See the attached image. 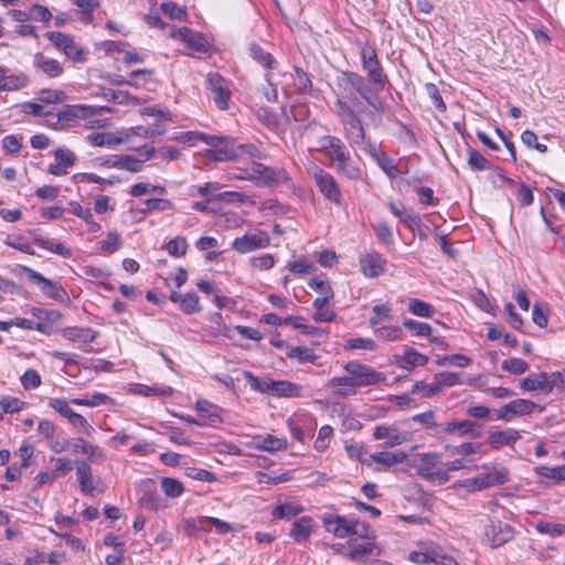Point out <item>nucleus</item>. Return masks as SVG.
<instances>
[{"mask_svg":"<svg viewBox=\"0 0 565 565\" xmlns=\"http://www.w3.org/2000/svg\"><path fill=\"white\" fill-rule=\"evenodd\" d=\"M347 376H337L330 380L329 385L339 386L337 394L341 397L356 394L358 387L372 386L386 381V376L370 365L362 364L359 361H349L344 365Z\"/></svg>","mask_w":565,"mask_h":565,"instance_id":"1","label":"nucleus"},{"mask_svg":"<svg viewBox=\"0 0 565 565\" xmlns=\"http://www.w3.org/2000/svg\"><path fill=\"white\" fill-rule=\"evenodd\" d=\"M334 107L347 140L351 146L362 145L365 139V130L360 115L365 113V106L359 100L350 104L339 98L334 103Z\"/></svg>","mask_w":565,"mask_h":565,"instance_id":"2","label":"nucleus"},{"mask_svg":"<svg viewBox=\"0 0 565 565\" xmlns=\"http://www.w3.org/2000/svg\"><path fill=\"white\" fill-rule=\"evenodd\" d=\"M243 376L256 392L280 397H299L301 395V387L289 381L259 379L249 371H243Z\"/></svg>","mask_w":565,"mask_h":565,"instance_id":"3","label":"nucleus"},{"mask_svg":"<svg viewBox=\"0 0 565 565\" xmlns=\"http://www.w3.org/2000/svg\"><path fill=\"white\" fill-rule=\"evenodd\" d=\"M411 466L418 476L426 480H437L439 484H444L449 480V475L444 469L441 455L438 452L419 454L412 460Z\"/></svg>","mask_w":565,"mask_h":565,"instance_id":"4","label":"nucleus"},{"mask_svg":"<svg viewBox=\"0 0 565 565\" xmlns=\"http://www.w3.org/2000/svg\"><path fill=\"white\" fill-rule=\"evenodd\" d=\"M247 178L248 181L262 186L275 188L286 184L290 188L292 185L291 178L285 169L267 167L260 162L252 163L250 173Z\"/></svg>","mask_w":565,"mask_h":565,"instance_id":"5","label":"nucleus"},{"mask_svg":"<svg viewBox=\"0 0 565 565\" xmlns=\"http://www.w3.org/2000/svg\"><path fill=\"white\" fill-rule=\"evenodd\" d=\"M324 529L339 539L352 535L370 539V526L359 521H349L340 515H324L322 518Z\"/></svg>","mask_w":565,"mask_h":565,"instance_id":"6","label":"nucleus"},{"mask_svg":"<svg viewBox=\"0 0 565 565\" xmlns=\"http://www.w3.org/2000/svg\"><path fill=\"white\" fill-rule=\"evenodd\" d=\"M362 68L367 75V81L375 86L376 89H383L388 82V77L379 61L376 50L374 47H363L361 51Z\"/></svg>","mask_w":565,"mask_h":565,"instance_id":"7","label":"nucleus"},{"mask_svg":"<svg viewBox=\"0 0 565 565\" xmlns=\"http://www.w3.org/2000/svg\"><path fill=\"white\" fill-rule=\"evenodd\" d=\"M309 173L313 178L316 185L323 196L330 202L340 205L342 202V194L333 175L318 166H313Z\"/></svg>","mask_w":565,"mask_h":565,"instance_id":"8","label":"nucleus"},{"mask_svg":"<svg viewBox=\"0 0 565 565\" xmlns=\"http://www.w3.org/2000/svg\"><path fill=\"white\" fill-rule=\"evenodd\" d=\"M26 274L29 281L38 285L44 296L56 301H65L68 298L66 290L56 281H53L34 269L21 266Z\"/></svg>","mask_w":565,"mask_h":565,"instance_id":"9","label":"nucleus"},{"mask_svg":"<svg viewBox=\"0 0 565 565\" xmlns=\"http://www.w3.org/2000/svg\"><path fill=\"white\" fill-rule=\"evenodd\" d=\"M269 242L270 239L267 232L253 230L242 237H236L232 243V248L239 254H247L267 247Z\"/></svg>","mask_w":565,"mask_h":565,"instance_id":"10","label":"nucleus"},{"mask_svg":"<svg viewBox=\"0 0 565 565\" xmlns=\"http://www.w3.org/2000/svg\"><path fill=\"white\" fill-rule=\"evenodd\" d=\"M319 143V151H321L327 157L335 160L339 170H344L348 161L350 160V156L345 150L342 140L335 136L328 135L321 137Z\"/></svg>","mask_w":565,"mask_h":565,"instance_id":"11","label":"nucleus"},{"mask_svg":"<svg viewBox=\"0 0 565 565\" xmlns=\"http://www.w3.org/2000/svg\"><path fill=\"white\" fill-rule=\"evenodd\" d=\"M207 88L212 93V99L218 109L225 110L228 108L231 90L227 86L226 79L218 73H209L206 76Z\"/></svg>","mask_w":565,"mask_h":565,"instance_id":"12","label":"nucleus"},{"mask_svg":"<svg viewBox=\"0 0 565 565\" xmlns=\"http://www.w3.org/2000/svg\"><path fill=\"white\" fill-rule=\"evenodd\" d=\"M74 466L76 469V477L79 483V489L85 494H93L95 490L103 492V488L99 486L103 484L100 477H95L93 475L92 467L85 460H76L74 461Z\"/></svg>","mask_w":565,"mask_h":565,"instance_id":"13","label":"nucleus"},{"mask_svg":"<svg viewBox=\"0 0 565 565\" xmlns=\"http://www.w3.org/2000/svg\"><path fill=\"white\" fill-rule=\"evenodd\" d=\"M106 107H94L87 105H66L57 113V121L68 125L75 124L78 119H86L99 115Z\"/></svg>","mask_w":565,"mask_h":565,"instance_id":"14","label":"nucleus"},{"mask_svg":"<svg viewBox=\"0 0 565 565\" xmlns=\"http://www.w3.org/2000/svg\"><path fill=\"white\" fill-rule=\"evenodd\" d=\"M340 83L345 90L355 92L364 100H369L371 94L376 89L363 76L350 71L342 72Z\"/></svg>","mask_w":565,"mask_h":565,"instance_id":"15","label":"nucleus"},{"mask_svg":"<svg viewBox=\"0 0 565 565\" xmlns=\"http://www.w3.org/2000/svg\"><path fill=\"white\" fill-rule=\"evenodd\" d=\"M45 36L54 44L55 47L62 50L68 58L76 62L84 61L83 50L75 44L74 39L71 35L58 31H51L46 32Z\"/></svg>","mask_w":565,"mask_h":565,"instance_id":"16","label":"nucleus"},{"mask_svg":"<svg viewBox=\"0 0 565 565\" xmlns=\"http://www.w3.org/2000/svg\"><path fill=\"white\" fill-rule=\"evenodd\" d=\"M537 407V405L524 398L514 399L500 409L497 411L495 419H501L504 422H511L516 416L530 415Z\"/></svg>","mask_w":565,"mask_h":565,"instance_id":"17","label":"nucleus"},{"mask_svg":"<svg viewBox=\"0 0 565 565\" xmlns=\"http://www.w3.org/2000/svg\"><path fill=\"white\" fill-rule=\"evenodd\" d=\"M170 36L172 39H180L188 44V46L196 52L205 53L209 44L206 39L186 26L175 29L174 26L170 30Z\"/></svg>","mask_w":565,"mask_h":565,"instance_id":"18","label":"nucleus"},{"mask_svg":"<svg viewBox=\"0 0 565 565\" xmlns=\"http://www.w3.org/2000/svg\"><path fill=\"white\" fill-rule=\"evenodd\" d=\"M359 263L367 278H376L385 273L386 259L375 250L361 255Z\"/></svg>","mask_w":565,"mask_h":565,"instance_id":"19","label":"nucleus"},{"mask_svg":"<svg viewBox=\"0 0 565 565\" xmlns=\"http://www.w3.org/2000/svg\"><path fill=\"white\" fill-rule=\"evenodd\" d=\"M486 535L491 547H499L512 540L514 531L508 523L502 521H492L486 531Z\"/></svg>","mask_w":565,"mask_h":565,"instance_id":"20","label":"nucleus"},{"mask_svg":"<svg viewBox=\"0 0 565 565\" xmlns=\"http://www.w3.org/2000/svg\"><path fill=\"white\" fill-rule=\"evenodd\" d=\"M237 147L233 138L223 137L215 149H207L206 157L214 161H233L237 158Z\"/></svg>","mask_w":565,"mask_h":565,"instance_id":"21","label":"nucleus"},{"mask_svg":"<svg viewBox=\"0 0 565 565\" xmlns=\"http://www.w3.org/2000/svg\"><path fill=\"white\" fill-rule=\"evenodd\" d=\"M55 163L49 166V173L52 175H64L66 169L76 162V154L68 148L60 147L54 151Z\"/></svg>","mask_w":565,"mask_h":565,"instance_id":"22","label":"nucleus"},{"mask_svg":"<svg viewBox=\"0 0 565 565\" xmlns=\"http://www.w3.org/2000/svg\"><path fill=\"white\" fill-rule=\"evenodd\" d=\"M33 66L50 78L58 77L64 72L63 65L57 60L44 53H36L34 55Z\"/></svg>","mask_w":565,"mask_h":565,"instance_id":"23","label":"nucleus"},{"mask_svg":"<svg viewBox=\"0 0 565 565\" xmlns=\"http://www.w3.org/2000/svg\"><path fill=\"white\" fill-rule=\"evenodd\" d=\"M139 504L142 508L152 511L162 510L167 507L164 500L157 492L154 484L151 480L145 482L142 494L139 498Z\"/></svg>","mask_w":565,"mask_h":565,"instance_id":"24","label":"nucleus"},{"mask_svg":"<svg viewBox=\"0 0 565 565\" xmlns=\"http://www.w3.org/2000/svg\"><path fill=\"white\" fill-rule=\"evenodd\" d=\"M388 209L401 222H403L411 231H414L415 227H419L422 224L420 216L413 212V210L407 209L401 202H390Z\"/></svg>","mask_w":565,"mask_h":565,"instance_id":"25","label":"nucleus"},{"mask_svg":"<svg viewBox=\"0 0 565 565\" xmlns=\"http://www.w3.org/2000/svg\"><path fill=\"white\" fill-rule=\"evenodd\" d=\"M30 235L32 236L33 243L46 250H50L51 253H54L56 255H60L64 258H70L72 256V250L63 243L53 239V238H45L38 234L35 231H30Z\"/></svg>","mask_w":565,"mask_h":565,"instance_id":"26","label":"nucleus"},{"mask_svg":"<svg viewBox=\"0 0 565 565\" xmlns=\"http://www.w3.org/2000/svg\"><path fill=\"white\" fill-rule=\"evenodd\" d=\"M373 436L375 439H386V446L387 447H395L399 446L409 439V434L398 433L395 428L388 427V426H377L374 429Z\"/></svg>","mask_w":565,"mask_h":565,"instance_id":"27","label":"nucleus"},{"mask_svg":"<svg viewBox=\"0 0 565 565\" xmlns=\"http://www.w3.org/2000/svg\"><path fill=\"white\" fill-rule=\"evenodd\" d=\"M394 363L401 369L411 370L418 365H426L428 358L413 348H407L403 355H394Z\"/></svg>","mask_w":565,"mask_h":565,"instance_id":"28","label":"nucleus"},{"mask_svg":"<svg viewBox=\"0 0 565 565\" xmlns=\"http://www.w3.org/2000/svg\"><path fill=\"white\" fill-rule=\"evenodd\" d=\"M520 438L521 435L518 430L509 428L505 430L491 433L489 435L488 441L492 448L499 449L503 446L514 444Z\"/></svg>","mask_w":565,"mask_h":565,"instance_id":"29","label":"nucleus"},{"mask_svg":"<svg viewBox=\"0 0 565 565\" xmlns=\"http://www.w3.org/2000/svg\"><path fill=\"white\" fill-rule=\"evenodd\" d=\"M61 334L68 341H78L83 343L94 342L97 337V332L90 328L76 327L65 328L61 331Z\"/></svg>","mask_w":565,"mask_h":565,"instance_id":"30","label":"nucleus"},{"mask_svg":"<svg viewBox=\"0 0 565 565\" xmlns=\"http://www.w3.org/2000/svg\"><path fill=\"white\" fill-rule=\"evenodd\" d=\"M313 524L315 522L312 518L302 516L292 523V527L290 530L289 535L296 542L305 541L311 535Z\"/></svg>","mask_w":565,"mask_h":565,"instance_id":"31","label":"nucleus"},{"mask_svg":"<svg viewBox=\"0 0 565 565\" xmlns=\"http://www.w3.org/2000/svg\"><path fill=\"white\" fill-rule=\"evenodd\" d=\"M477 424L471 420L461 422H449L440 427V431L447 434H458L459 436H472L476 437L478 434L475 431Z\"/></svg>","mask_w":565,"mask_h":565,"instance_id":"32","label":"nucleus"},{"mask_svg":"<svg viewBox=\"0 0 565 565\" xmlns=\"http://www.w3.org/2000/svg\"><path fill=\"white\" fill-rule=\"evenodd\" d=\"M287 439L278 438L274 435H266L264 437H258L255 440V448L258 450H264L268 452H275L287 448Z\"/></svg>","mask_w":565,"mask_h":565,"instance_id":"33","label":"nucleus"},{"mask_svg":"<svg viewBox=\"0 0 565 565\" xmlns=\"http://www.w3.org/2000/svg\"><path fill=\"white\" fill-rule=\"evenodd\" d=\"M545 372L532 373L529 376L522 379L519 383L521 390L525 392L540 391L545 394V390L548 385L544 382Z\"/></svg>","mask_w":565,"mask_h":565,"instance_id":"34","label":"nucleus"},{"mask_svg":"<svg viewBox=\"0 0 565 565\" xmlns=\"http://www.w3.org/2000/svg\"><path fill=\"white\" fill-rule=\"evenodd\" d=\"M370 457L376 463H380L385 468H391L397 463H402L406 459V454L404 451H380L372 454Z\"/></svg>","mask_w":565,"mask_h":565,"instance_id":"35","label":"nucleus"},{"mask_svg":"<svg viewBox=\"0 0 565 565\" xmlns=\"http://www.w3.org/2000/svg\"><path fill=\"white\" fill-rule=\"evenodd\" d=\"M87 140L94 147H114L122 143L125 139L111 132H93L87 136Z\"/></svg>","mask_w":565,"mask_h":565,"instance_id":"36","label":"nucleus"},{"mask_svg":"<svg viewBox=\"0 0 565 565\" xmlns=\"http://www.w3.org/2000/svg\"><path fill=\"white\" fill-rule=\"evenodd\" d=\"M195 408L201 417L207 418L211 424L221 423L220 407L206 399L196 402Z\"/></svg>","mask_w":565,"mask_h":565,"instance_id":"37","label":"nucleus"},{"mask_svg":"<svg viewBox=\"0 0 565 565\" xmlns=\"http://www.w3.org/2000/svg\"><path fill=\"white\" fill-rule=\"evenodd\" d=\"M460 383V377L454 372H441L435 375L434 388L429 394H438L445 386H455Z\"/></svg>","mask_w":565,"mask_h":565,"instance_id":"38","label":"nucleus"},{"mask_svg":"<svg viewBox=\"0 0 565 565\" xmlns=\"http://www.w3.org/2000/svg\"><path fill=\"white\" fill-rule=\"evenodd\" d=\"M206 524H210L211 526H213L216 531L217 534H226L228 532H231L233 530V526L223 521V520H220L217 518H213V516H199L198 520H196V526L198 529H201V530H206Z\"/></svg>","mask_w":565,"mask_h":565,"instance_id":"39","label":"nucleus"},{"mask_svg":"<svg viewBox=\"0 0 565 565\" xmlns=\"http://www.w3.org/2000/svg\"><path fill=\"white\" fill-rule=\"evenodd\" d=\"M79 443H82V452L87 456V459L92 463H104V461L106 460V455L99 446L89 444L83 438H79Z\"/></svg>","mask_w":565,"mask_h":565,"instance_id":"40","label":"nucleus"},{"mask_svg":"<svg viewBox=\"0 0 565 565\" xmlns=\"http://www.w3.org/2000/svg\"><path fill=\"white\" fill-rule=\"evenodd\" d=\"M303 511V508L301 505H297L290 502L282 503L277 505L273 512L271 515L274 519H280V520H290L298 514H300Z\"/></svg>","mask_w":565,"mask_h":565,"instance_id":"41","label":"nucleus"},{"mask_svg":"<svg viewBox=\"0 0 565 565\" xmlns=\"http://www.w3.org/2000/svg\"><path fill=\"white\" fill-rule=\"evenodd\" d=\"M29 82H30L29 76L25 73H23V72H20V73L14 74V75H7L6 74L4 81L1 84L2 85V90H17V89H21V88L26 87Z\"/></svg>","mask_w":565,"mask_h":565,"instance_id":"42","label":"nucleus"},{"mask_svg":"<svg viewBox=\"0 0 565 565\" xmlns=\"http://www.w3.org/2000/svg\"><path fill=\"white\" fill-rule=\"evenodd\" d=\"M160 484L163 493L169 498H179L184 491L182 482L174 478L163 477Z\"/></svg>","mask_w":565,"mask_h":565,"instance_id":"43","label":"nucleus"},{"mask_svg":"<svg viewBox=\"0 0 565 565\" xmlns=\"http://www.w3.org/2000/svg\"><path fill=\"white\" fill-rule=\"evenodd\" d=\"M537 476L555 480L557 482L565 481V465L556 467L539 466L534 468Z\"/></svg>","mask_w":565,"mask_h":565,"instance_id":"44","label":"nucleus"},{"mask_svg":"<svg viewBox=\"0 0 565 565\" xmlns=\"http://www.w3.org/2000/svg\"><path fill=\"white\" fill-rule=\"evenodd\" d=\"M249 55L252 56L253 60H255L257 63H259L266 68H271L273 64L275 63L273 56L255 43L249 45Z\"/></svg>","mask_w":565,"mask_h":565,"instance_id":"45","label":"nucleus"},{"mask_svg":"<svg viewBox=\"0 0 565 565\" xmlns=\"http://www.w3.org/2000/svg\"><path fill=\"white\" fill-rule=\"evenodd\" d=\"M408 310L414 316H418L422 318H430L435 310L428 302H425L420 299L413 298L408 302Z\"/></svg>","mask_w":565,"mask_h":565,"instance_id":"46","label":"nucleus"},{"mask_svg":"<svg viewBox=\"0 0 565 565\" xmlns=\"http://www.w3.org/2000/svg\"><path fill=\"white\" fill-rule=\"evenodd\" d=\"M509 471L507 468H493L491 471L483 473L484 482H487V488H491L494 486L504 484L508 481Z\"/></svg>","mask_w":565,"mask_h":565,"instance_id":"47","label":"nucleus"},{"mask_svg":"<svg viewBox=\"0 0 565 565\" xmlns=\"http://www.w3.org/2000/svg\"><path fill=\"white\" fill-rule=\"evenodd\" d=\"M501 367L511 374L521 375L529 370V363L520 358H510L501 363Z\"/></svg>","mask_w":565,"mask_h":565,"instance_id":"48","label":"nucleus"},{"mask_svg":"<svg viewBox=\"0 0 565 565\" xmlns=\"http://www.w3.org/2000/svg\"><path fill=\"white\" fill-rule=\"evenodd\" d=\"M468 164L475 171H484L490 169V162L477 150L472 148L467 149Z\"/></svg>","mask_w":565,"mask_h":565,"instance_id":"49","label":"nucleus"},{"mask_svg":"<svg viewBox=\"0 0 565 565\" xmlns=\"http://www.w3.org/2000/svg\"><path fill=\"white\" fill-rule=\"evenodd\" d=\"M66 94L63 90L43 88L38 93V99L43 104H57L66 99Z\"/></svg>","mask_w":565,"mask_h":565,"instance_id":"50","label":"nucleus"},{"mask_svg":"<svg viewBox=\"0 0 565 565\" xmlns=\"http://www.w3.org/2000/svg\"><path fill=\"white\" fill-rule=\"evenodd\" d=\"M181 310L186 315L201 311L200 298L195 292H186L180 303Z\"/></svg>","mask_w":565,"mask_h":565,"instance_id":"51","label":"nucleus"},{"mask_svg":"<svg viewBox=\"0 0 565 565\" xmlns=\"http://www.w3.org/2000/svg\"><path fill=\"white\" fill-rule=\"evenodd\" d=\"M375 547L374 542L367 541L362 544H354L349 552V557L352 561H363L366 555L372 554Z\"/></svg>","mask_w":565,"mask_h":565,"instance_id":"52","label":"nucleus"},{"mask_svg":"<svg viewBox=\"0 0 565 565\" xmlns=\"http://www.w3.org/2000/svg\"><path fill=\"white\" fill-rule=\"evenodd\" d=\"M403 326L417 337H430L431 327L426 322H419L413 319H405Z\"/></svg>","mask_w":565,"mask_h":565,"instance_id":"53","label":"nucleus"},{"mask_svg":"<svg viewBox=\"0 0 565 565\" xmlns=\"http://www.w3.org/2000/svg\"><path fill=\"white\" fill-rule=\"evenodd\" d=\"M99 249L104 253H115L122 245V241L117 232H109L106 239L100 241Z\"/></svg>","mask_w":565,"mask_h":565,"instance_id":"54","label":"nucleus"},{"mask_svg":"<svg viewBox=\"0 0 565 565\" xmlns=\"http://www.w3.org/2000/svg\"><path fill=\"white\" fill-rule=\"evenodd\" d=\"M167 252L169 255L173 257H182L185 255L188 249V243L185 237L178 236L167 243L166 246Z\"/></svg>","mask_w":565,"mask_h":565,"instance_id":"55","label":"nucleus"},{"mask_svg":"<svg viewBox=\"0 0 565 565\" xmlns=\"http://www.w3.org/2000/svg\"><path fill=\"white\" fill-rule=\"evenodd\" d=\"M380 168L386 173V175L391 179H397L401 177V168H397V163H394V160L386 154H382L379 160Z\"/></svg>","mask_w":565,"mask_h":565,"instance_id":"56","label":"nucleus"},{"mask_svg":"<svg viewBox=\"0 0 565 565\" xmlns=\"http://www.w3.org/2000/svg\"><path fill=\"white\" fill-rule=\"evenodd\" d=\"M308 286L320 295H327V297H333L334 292L328 279L320 276L312 277Z\"/></svg>","mask_w":565,"mask_h":565,"instance_id":"57","label":"nucleus"},{"mask_svg":"<svg viewBox=\"0 0 565 565\" xmlns=\"http://www.w3.org/2000/svg\"><path fill=\"white\" fill-rule=\"evenodd\" d=\"M414 422L422 424L424 427L428 429H435L436 434L440 431L441 425L436 423L435 413L433 411H427L425 413L416 414L412 418Z\"/></svg>","mask_w":565,"mask_h":565,"instance_id":"58","label":"nucleus"},{"mask_svg":"<svg viewBox=\"0 0 565 565\" xmlns=\"http://www.w3.org/2000/svg\"><path fill=\"white\" fill-rule=\"evenodd\" d=\"M6 245L19 249L29 255H34L31 244L20 235H9L4 241Z\"/></svg>","mask_w":565,"mask_h":565,"instance_id":"59","label":"nucleus"},{"mask_svg":"<svg viewBox=\"0 0 565 565\" xmlns=\"http://www.w3.org/2000/svg\"><path fill=\"white\" fill-rule=\"evenodd\" d=\"M535 527L541 534H548L553 537L565 534V524L561 523L539 522Z\"/></svg>","mask_w":565,"mask_h":565,"instance_id":"60","label":"nucleus"},{"mask_svg":"<svg viewBox=\"0 0 565 565\" xmlns=\"http://www.w3.org/2000/svg\"><path fill=\"white\" fill-rule=\"evenodd\" d=\"M287 355L288 358L297 359L300 362H310L317 358L313 350L307 347H294L289 350Z\"/></svg>","mask_w":565,"mask_h":565,"instance_id":"61","label":"nucleus"},{"mask_svg":"<svg viewBox=\"0 0 565 565\" xmlns=\"http://www.w3.org/2000/svg\"><path fill=\"white\" fill-rule=\"evenodd\" d=\"M26 406V403L20 401L17 397L6 396L0 399V408L4 413H17L22 411Z\"/></svg>","mask_w":565,"mask_h":565,"instance_id":"62","label":"nucleus"},{"mask_svg":"<svg viewBox=\"0 0 565 565\" xmlns=\"http://www.w3.org/2000/svg\"><path fill=\"white\" fill-rule=\"evenodd\" d=\"M375 333L384 340L395 341L403 338V330L397 326H384L375 330Z\"/></svg>","mask_w":565,"mask_h":565,"instance_id":"63","label":"nucleus"},{"mask_svg":"<svg viewBox=\"0 0 565 565\" xmlns=\"http://www.w3.org/2000/svg\"><path fill=\"white\" fill-rule=\"evenodd\" d=\"M295 86L300 93H308L312 87L311 79L301 68H295Z\"/></svg>","mask_w":565,"mask_h":565,"instance_id":"64","label":"nucleus"}]
</instances>
